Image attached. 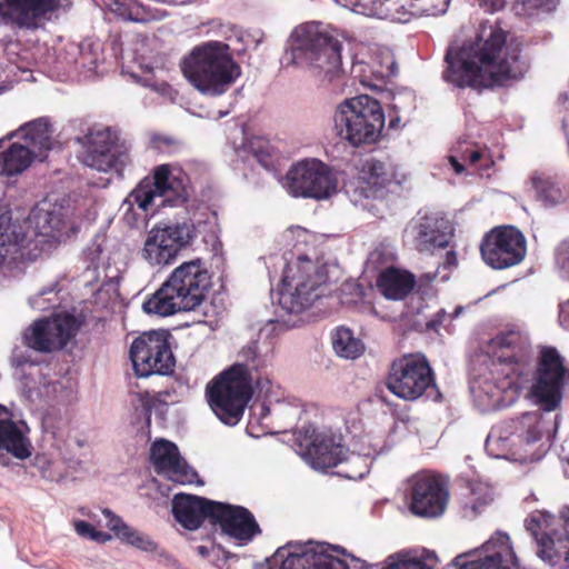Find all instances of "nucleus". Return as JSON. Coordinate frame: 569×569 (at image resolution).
Segmentation results:
<instances>
[{"instance_id":"nucleus-10","label":"nucleus","mask_w":569,"mask_h":569,"mask_svg":"<svg viewBox=\"0 0 569 569\" xmlns=\"http://www.w3.org/2000/svg\"><path fill=\"white\" fill-rule=\"evenodd\" d=\"M343 556L342 547L326 542L288 543L278 548L269 562L279 563L278 569H349Z\"/></svg>"},{"instance_id":"nucleus-23","label":"nucleus","mask_w":569,"mask_h":569,"mask_svg":"<svg viewBox=\"0 0 569 569\" xmlns=\"http://www.w3.org/2000/svg\"><path fill=\"white\" fill-rule=\"evenodd\" d=\"M213 526L240 541H251L261 530L250 510L241 506L216 501Z\"/></svg>"},{"instance_id":"nucleus-49","label":"nucleus","mask_w":569,"mask_h":569,"mask_svg":"<svg viewBox=\"0 0 569 569\" xmlns=\"http://www.w3.org/2000/svg\"><path fill=\"white\" fill-rule=\"evenodd\" d=\"M131 546L148 552H153L157 550V543L152 541L148 536L142 533H139L137 538L132 540Z\"/></svg>"},{"instance_id":"nucleus-14","label":"nucleus","mask_w":569,"mask_h":569,"mask_svg":"<svg viewBox=\"0 0 569 569\" xmlns=\"http://www.w3.org/2000/svg\"><path fill=\"white\" fill-rule=\"evenodd\" d=\"M167 331H149L137 337L130 347V360L138 377L169 375L173 371L176 359Z\"/></svg>"},{"instance_id":"nucleus-2","label":"nucleus","mask_w":569,"mask_h":569,"mask_svg":"<svg viewBox=\"0 0 569 569\" xmlns=\"http://www.w3.org/2000/svg\"><path fill=\"white\" fill-rule=\"evenodd\" d=\"M210 287L211 276L201 259L183 262L143 301L142 310L159 317L194 310L202 303Z\"/></svg>"},{"instance_id":"nucleus-44","label":"nucleus","mask_w":569,"mask_h":569,"mask_svg":"<svg viewBox=\"0 0 569 569\" xmlns=\"http://www.w3.org/2000/svg\"><path fill=\"white\" fill-rule=\"evenodd\" d=\"M536 540L538 543L537 555L543 560L552 561L555 556V542L552 538L549 537L547 533H542L538 538H536Z\"/></svg>"},{"instance_id":"nucleus-54","label":"nucleus","mask_w":569,"mask_h":569,"mask_svg":"<svg viewBox=\"0 0 569 569\" xmlns=\"http://www.w3.org/2000/svg\"><path fill=\"white\" fill-rule=\"evenodd\" d=\"M140 532L137 530L130 528L127 523L120 529V531L117 533V537H119L121 540L126 541L129 545H132V540L137 538V536Z\"/></svg>"},{"instance_id":"nucleus-4","label":"nucleus","mask_w":569,"mask_h":569,"mask_svg":"<svg viewBox=\"0 0 569 569\" xmlns=\"http://www.w3.org/2000/svg\"><path fill=\"white\" fill-rule=\"evenodd\" d=\"M291 56L296 64L319 70L332 81L341 70V42L319 22H308L292 32Z\"/></svg>"},{"instance_id":"nucleus-34","label":"nucleus","mask_w":569,"mask_h":569,"mask_svg":"<svg viewBox=\"0 0 569 569\" xmlns=\"http://www.w3.org/2000/svg\"><path fill=\"white\" fill-rule=\"evenodd\" d=\"M162 237L154 228L148 232L141 256L151 266H167L178 257L170 246L163 243L166 238Z\"/></svg>"},{"instance_id":"nucleus-62","label":"nucleus","mask_w":569,"mask_h":569,"mask_svg":"<svg viewBox=\"0 0 569 569\" xmlns=\"http://www.w3.org/2000/svg\"><path fill=\"white\" fill-rule=\"evenodd\" d=\"M441 325L440 320L432 319L427 322V329L437 330V328Z\"/></svg>"},{"instance_id":"nucleus-64","label":"nucleus","mask_w":569,"mask_h":569,"mask_svg":"<svg viewBox=\"0 0 569 569\" xmlns=\"http://www.w3.org/2000/svg\"><path fill=\"white\" fill-rule=\"evenodd\" d=\"M566 128H567V123L565 121H562V129L565 132H566Z\"/></svg>"},{"instance_id":"nucleus-40","label":"nucleus","mask_w":569,"mask_h":569,"mask_svg":"<svg viewBox=\"0 0 569 569\" xmlns=\"http://www.w3.org/2000/svg\"><path fill=\"white\" fill-rule=\"evenodd\" d=\"M64 228V222L61 220L59 214L48 212L44 216V224L41 227L40 233L54 240H59L63 234Z\"/></svg>"},{"instance_id":"nucleus-8","label":"nucleus","mask_w":569,"mask_h":569,"mask_svg":"<svg viewBox=\"0 0 569 569\" xmlns=\"http://www.w3.org/2000/svg\"><path fill=\"white\" fill-rule=\"evenodd\" d=\"M497 362L492 373L497 381L496 388L502 392L517 391L529 381L531 362L529 348L522 333L508 330L492 339Z\"/></svg>"},{"instance_id":"nucleus-35","label":"nucleus","mask_w":569,"mask_h":569,"mask_svg":"<svg viewBox=\"0 0 569 569\" xmlns=\"http://www.w3.org/2000/svg\"><path fill=\"white\" fill-rule=\"evenodd\" d=\"M332 346L338 356L346 359L359 358L365 351L363 342L347 327H339L332 336Z\"/></svg>"},{"instance_id":"nucleus-56","label":"nucleus","mask_w":569,"mask_h":569,"mask_svg":"<svg viewBox=\"0 0 569 569\" xmlns=\"http://www.w3.org/2000/svg\"><path fill=\"white\" fill-rule=\"evenodd\" d=\"M495 166V161L492 160L489 151L485 154V157L482 158V160L480 162H478V164L476 166V168L478 169V171H480L481 173H485L487 172L489 169H491L492 167Z\"/></svg>"},{"instance_id":"nucleus-41","label":"nucleus","mask_w":569,"mask_h":569,"mask_svg":"<svg viewBox=\"0 0 569 569\" xmlns=\"http://www.w3.org/2000/svg\"><path fill=\"white\" fill-rule=\"evenodd\" d=\"M152 148L161 153L174 154L182 149V142L171 136L157 134L151 138Z\"/></svg>"},{"instance_id":"nucleus-57","label":"nucleus","mask_w":569,"mask_h":569,"mask_svg":"<svg viewBox=\"0 0 569 569\" xmlns=\"http://www.w3.org/2000/svg\"><path fill=\"white\" fill-rule=\"evenodd\" d=\"M214 551H220V548H218L214 543H211L210 546L197 547V552L203 558L209 557V555Z\"/></svg>"},{"instance_id":"nucleus-28","label":"nucleus","mask_w":569,"mask_h":569,"mask_svg":"<svg viewBox=\"0 0 569 569\" xmlns=\"http://www.w3.org/2000/svg\"><path fill=\"white\" fill-rule=\"evenodd\" d=\"M0 450H6L18 459L31 456L32 446L29 438L11 420L8 410L0 405Z\"/></svg>"},{"instance_id":"nucleus-47","label":"nucleus","mask_w":569,"mask_h":569,"mask_svg":"<svg viewBox=\"0 0 569 569\" xmlns=\"http://www.w3.org/2000/svg\"><path fill=\"white\" fill-rule=\"evenodd\" d=\"M51 293H53L54 296L57 295L53 289H46V290H42L41 292H39L37 296L32 297L31 298L32 307L38 308L40 310H47L51 307H54L56 301H52L51 299H48L47 305L43 302L44 296L51 295Z\"/></svg>"},{"instance_id":"nucleus-19","label":"nucleus","mask_w":569,"mask_h":569,"mask_svg":"<svg viewBox=\"0 0 569 569\" xmlns=\"http://www.w3.org/2000/svg\"><path fill=\"white\" fill-rule=\"evenodd\" d=\"M409 510L422 518L441 516L447 507L449 491L446 482L436 475H416L408 487Z\"/></svg>"},{"instance_id":"nucleus-5","label":"nucleus","mask_w":569,"mask_h":569,"mask_svg":"<svg viewBox=\"0 0 569 569\" xmlns=\"http://www.w3.org/2000/svg\"><path fill=\"white\" fill-rule=\"evenodd\" d=\"M383 126L380 102L367 94L343 100L333 113L336 134L353 147L375 142Z\"/></svg>"},{"instance_id":"nucleus-31","label":"nucleus","mask_w":569,"mask_h":569,"mask_svg":"<svg viewBox=\"0 0 569 569\" xmlns=\"http://www.w3.org/2000/svg\"><path fill=\"white\" fill-rule=\"evenodd\" d=\"M542 416L539 411L525 412L520 417L510 419L508 428L519 442L535 443L542 436Z\"/></svg>"},{"instance_id":"nucleus-15","label":"nucleus","mask_w":569,"mask_h":569,"mask_svg":"<svg viewBox=\"0 0 569 569\" xmlns=\"http://www.w3.org/2000/svg\"><path fill=\"white\" fill-rule=\"evenodd\" d=\"M480 253L486 264L503 270L522 262L527 253V240L518 228L498 226L483 236Z\"/></svg>"},{"instance_id":"nucleus-3","label":"nucleus","mask_w":569,"mask_h":569,"mask_svg":"<svg viewBox=\"0 0 569 569\" xmlns=\"http://www.w3.org/2000/svg\"><path fill=\"white\" fill-rule=\"evenodd\" d=\"M180 68L184 78L200 92L224 93L240 77L241 68L221 41H207L183 57Z\"/></svg>"},{"instance_id":"nucleus-52","label":"nucleus","mask_w":569,"mask_h":569,"mask_svg":"<svg viewBox=\"0 0 569 569\" xmlns=\"http://www.w3.org/2000/svg\"><path fill=\"white\" fill-rule=\"evenodd\" d=\"M479 6L488 12H496L506 6V0H477Z\"/></svg>"},{"instance_id":"nucleus-21","label":"nucleus","mask_w":569,"mask_h":569,"mask_svg":"<svg viewBox=\"0 0 569 569\" xmlns=\"http://www.w3.org/2000/svg\"><path fill=\"white\" fill-rule=\"evenodd\" d=\"M450 221L439 212H427L413 218L406 229L419 252H432L449 246L452 236Z\"/></svg>"},{"instance_id":"nucleus-53","label":"nucleus","mask_w":569,"mask_h":569,"mask_svg":"<svg viewBox=\"0 0 569 569\" xmlns=\"http://www.w3.org/2000/svg\"><path fill=\"white\" fill-rule=\"evenodd\" d=\"M140 532L137 530L130 528L127 523L120 529V531L117 533V537H119L121 540L126 541L129 545H132V540L137 538V536Z\"/></svg>"},{"instance_id":"nucleus-13","label":"nucleus","mask_w":569,"mask_h":569,"mask_svg":"<svg viewBox=\"0 0 569 569\" xmlns=\"http://www.w3.org/2000/svg\"><path fill=\"white\" fill-rule=\"evenodd\" d=\"M82 322L71 313L34 320L22 332V343L39 353L62 350L78 333Z\"/></svg>"},{"instance_id":"nucleus-22","label":"nucleus","mask_w":569,"mask_h":569,"mask_svg":"<svg viewBox=\"0 0 569 569\" xmlns=\"http://www.w3.org/2000/svg\"><path fill=\"white\" fill-rule=\"evenodd\" d=\"M150 462L158 475L179 483H191L196 472L181 457L176 443L167 439H156L150 447Z\"/></svg>"},{"instance_id":"nucleus-63","label":"nucleus","mask_w":569,"mask_h":569,"mask_svg":"<svg viewBox=\"0 0 569 569\" xmlns=\"http://www.w3.org/2000/svg\"><path fill=\"white\" fill-rule=\"evenodd\" d=\"M566 562H567V565L569 567V550L567 551V555H566Z\"/></svg>"},{"instance_id":"nucleus-33","label":"nucleus","mask_w":569,"mask_h":569,"mask_svg":"<svg viewBox=\"0 0 569 569\" xmlns=\"http://www.w3.org/2000/svg\"><path fill=\"white\" fill-rule=\"evenodd\" d=\"M158 234L166 238L164 244L170 246L174 253L178 256L182 249L191 246L197 238V228L192 222H181L171 226H156L153 227Z\"/></svg>"},{"instance_id":"nucleus-20","label":"nucleus","mask_w":569,"mask_h":569,"mask_svg":"<svg viewBox=\"0 0 569 569\" xmlns=\"http://www.w3.org/2000/svg\"><path fill=\"white\" fill-rule=\"evenodd\" d=\"M458 569H519V563L507 533L497 532L480 550L455 558Z\"/></svg>"},{"instance_id":"nucleus-29","label":"nucleus","mask_w":569,"mask_h":569,"mask_svg":"<svg viewBox=\"0 0 569 569\" xmlns=\"http://www.w3.org/2000/svg\"><path fill=\"white\" fill-rule=\"evenodd\" d=\"M416 277L406 270L389 267L377 278V288L390 300L405 299L415 288Z\"/></svg>"},{"instance_id":"nucleus-17","label":"nucleus","mask_w":569,"mask_h":569,"mask_svg":"<svg viewBox=\"0 0 569 569\" xmlns=\"http://www.w3.org/2000/svg\"><path fill=\"white\" fill-rule=\"evenodd\" d=\"M70 0H0V20L6 26L34 31L51 13L71 8Z\"/></svg>"},{"instance_id":"nucleus-61","label":"nucleus","mask_w":569,"mask_h":569,"mask_svg":"<svg viewBox=\"0 0 569 569\" xmlns=\"http://www.w3.org/2000/svg\"><path fill=\"white\" fill-rule=\"evenodd\" d=\"M446 263L448 266H457L458 259L455 251L450 250L446 253Z\"/></svg>"},{"instance_id":"nucleus-48","label":"nucleus","mask_w":569,"mask_h":569,"mask_svg":"<svg viewBox=\"0 0 569 569\" xmlns=\"http://www.w3.org/2000/svg\"><path fill=\"white\" fill-rule=\"evenodd\" d=\"M487 152L488 150L485 149H467L462 153L461 159L463 160L465 163L476 167L478 162L482 160Z\"/></svg>"},{"instance_id":"nucleus-45","label":"nucleus","mask_w":569,"mask_h":569,"mask_svg":"<svg viewBox=\"0 0 569 569\" xmlns=\"http://www.w3.org/2000/svg\"><path fill=\"white\" fill-rule=\"evenodd\" d=\"M351 74L365 83L373 74V71L368 63L355 57L351 64Z\"/></svg>"},{"instance_id":"nucleus-1","label":"nucleus","mask_w":569,"mask_h":569,"mask_svg":"<svg viewBox=\"0 0 569 569\" xmlns=\"http://www.w3.org/2000/svg\"><path fill=\"white\" fill-rule=\"evenodd\" d=\"M443 79L459 88L477 90L505 87L521 80L529 70V62L521 54L519 42H507V33L491 29L485 41L450 48L445 58Z\"/></svg>"},{"instance_id":"nucleus-11","label":"nucleus","mask_w":569,"mask_h":569,"mask_svg":"<svg viewBox=\"0 0 569 569\" xmlns=\"http://www.w3.org/2000/svg\"><path fill=\"white\" fill-rule=\"evenodd\" d=\"M386 385L398 398L413 401L435 387L436 381L428 359L421 353H409L391 362Z\"/></svg>"},{"instance_id":"nucleus-50","label":"nucleus","mask_w":569,"mask_h":569,"mask_svg":"<svg viewBox=\"0 0 569 569\" xmlns=\"http://www.w3.org/2000/svg\"><path fill=\"white\" fill-rule=\"evenodd\" d=\"M103 515L107 519V527L112 530L116 535L120 531V529L126 525L123 520L116 516L111 510L104 509Z\"/></svg>"},{"instance_id":"nucleus-36","label":"nucleus","mask_w":569,"mask_h":569,"mask_svg":"<svg viewBox=\"0 0 569 569\" xmlns=\"http://www.w3.org/2000/svg\"><path fill=\"white\" fill-rule=\"evenodd\" d=\"M410 0H336L343 7L360 10L366 14H389L406 9Z\"/></svg>"},{"instance_id":"nucleus-42","label":"nucleus","mask_w":569,"mask_h":569,"mask_svg":"<svg viewBox=\"0 0 569 569\" xmlns=\"http://www.w3.org/2000/svg\"><path fill=\"white\" fill-rule=\"evenodd\" d=\"M521 4L519 13L531 16L535 12H551L556 9L558 0H518Z\"/></svg>"},{"instance_id":"nucleus-32","label":"nucleus","mask_w":569,"mask_h":569,"mask_svg":"<svg viewBox=\"0 0 569 569\" xmlns=\"http://www.w3.org/2000/svg\"><path fill=\"white\" fill-rule=\"evenodd\" d=\"M36 159L29 147L13 142L0 153L1 172L8 177L22 173Z\"/></svg>"},{"instance_id":"nucleus-9","label":"nucleus","mask_w":569,"mask_h":569,"mask_svg":"<svg viewBox=\"0 0 569 569\" xmlns=\"http://www.w3.org/2000/svg\"><path fill=\"white\" fill-rule=\"evenodd\" d=\"M78 141L83 146L82 162L98 171L121 174L131 163L130 146L110 128H91Z\"/></svg>"},{"instance_id":"nucleus-18","label":"nucleus","mask_w":569,"mask_h":569,"mask_svg":"<svg viewBox=\"0 0 569 569\" xmlns=\"http://www.w3.org/2000/svg\"><path fill=\"white\" fill-rule=\"evenodd\" d=\"M287 186L296 197L327 199L337 190V182L329 167L312 159L293 166L287 173Z\"/></svg>"},{"instance_id":"nucleus-55","label":"nucleus","mask_w":569,"mask_h":569,"mask_svg":"<svg viewBox=\"0 0 569 569\" xmlns=\"http://www.w3.org/2000/svg\"><path fill=\"white\" fill-rule=\"evenodd\" d=\"M12 363L16 367H23L26 365H33V361L29 355L14 351L12 355Z\"/></svg>"},{"instance_id":"nucleus-60","label":"nucleus","mask_w":569,"mask_h":569,"mask_svg":"<svg viewBox=\"0 0 569 569\" xmlns=\"http://www.w3.org/2000/svg\"><path fill=\"white\" fill-rule=\"evenodd\" d=\"M383 256V251L381 248H376L375 250H372L370 252V256H369V260L371 262H380L381 261V258Z\"/></svg>"},{"instance_id":"nucleus-12","label":"nucleus","mask_w":569,"mask_h":569,"mask_svg":"<svg viewBox=\"0 0 569 569\" xmlns=\"http://www.w3.org/2000/svg\"><path fill=\"white\" fill-rule=\"evenodd\" d=\"M568 381L569 369L565 366L563 357L555 347H541L531 387L536 402L546 411L555 410L562 399V390Z\"/></svg>"},{"instance_id":"nucleus-59","label":"nucleus","mask_w":569,"mask_h":569,"mask_svg":"<svg viewBox=\"0 0 569 569\" xmlns=\"http://www.w3.org/2000/svg\"><path fill=\"white\" fill-rule=\"evenodd\" d=\"M449 162L457 174H461L465 172V164L461 163L456 157L450 156Z\"/></svg>"},{"instance_id":"nucleus-43","label":"nucleus","mask_w":569,"mask_h":569,"mask_svg":"<svg viewBox=\"0 0 569 569\" xmlns=\"http://www.w3.org/2000/svg\"><path fill=\"white\" fill-rule=\"evenodd\" d=\"M556 263L569 279V238L558 244L556 249Z\"/></svg>"},{"instance_id":"nucleus-26","label":"nucleus","mask_w":569,"mask_h":569,"mask_svg":"<svg viewBox=\"0 0 569 569\" xmlns=\"http://www.w3.org/2000/svg\"><path fill=\"white\" fill-rule=\"evenodd\" d=\"M306 456L315 468L328 469L338 466L343 459V447L326 433H317L315 428H305ZM303 446V443H301Z\"/></svg>"},{"instance_id":"nucleus-24","label":"nucleus","mask_w":569,"mask_h":569,"mask_svg":"<svg viewBox=\"0 0 569 569\" xmlns=\"http://www.w3.org/2000/svg\"><path fill=\"white\" fill-rule=\"evenodd\" d=\"M26 236L12 223L9 211L0 213V273L11 277L26 260Z\"/></svg>"},{"instance_id":"nucleus-46","label":"nucleus","mask_w":569,"mask_h":569,"mask_svg":"<svg viewBox=\"0 0 569 569\" xmlns=\"http://www.w3.org/2000/svg\"><path fill=\"white\" fill-rule=\"evenodd\" d=\"M492 501L491 495L487 491L480 497H476V492H471L470 499L466 502V508H470L475 515L481 512L482 508Z\"/></svg>"},{"instance_id":"nucleus-51","label":"nucleus","mask_w":569,"mask_h":569,"mask_svg":"<svg viewBox=\"0 0 569 569\" xmlns=\"http://www.w3.org/2000/svg\"><path fill=\"white\" fill-rule=\"evenodd\" d=\"M74 529H76L77 533H79L82 537H90V538L96 539L98 536V532L96 531L94 527L83 520L77 521L74 523Z\"/></svg>"},{"instance_id":"nucleus-37","label":"nucleus","mask_w":569,"mask_h":569,"mask_svg":"<svg viewBox=\"0 0 569 569\" xmlns=\"http://www.w3.org/2000/svg\"><path fill=\"white\" fill-rule=\"evenodd\" d=\"M356 569H433L430 563L417 558H405L401 555L387 558L385 566L369 565L365 560L350 556Z\"/></svg>"},{"instance_id":"nucleus-38","label":"nucleus","mask_w":569,"mask_h":569,"mask_svg":"<svg viewBox=\"0 0 569 569\" xmlns=\"http://www.w3.org/2000/svg\"><path fill=\"white\" fill-rule=\"evenodd\" d=\"M239 358L240 361L236 365H243V367H246L247 373L252 382L258 380V377H254L253 372H259L267 366L266 358L260 355L258 350V342L250 341L244 346L239 352Z\"/></svg>"},{"instance_id":"nucleus-6","label":"nucleus","mask_w":569,"mask_h":569,"mask_svg":"<svg viewBox=\"0 0 569 569\" xmlns=\"http://www.w3.org/2000/svg\"><path fill=\"white\" fill-rule=\"evenodd\" d=\"M208 403L220 421L236 426L252 397V381L243 365H232L206 388Z\"/></svg>"},{"instance_id":"nucleus-25","label":"nucleus","mask_w":569,"mask_h":569,"mask_svg":"<svg viewBox=\"0 0 569 569\" xmlns=\"http://www.w3.org/2000/svg\"><path fill=\"white\" fill-rule=\"evenodd\" d=\"M216 501L188 493H178L172 500L174 519L186 529L196 530L204 520L212 525Z\"/></svg>"},{"instance_id":"nucleus-27","label":"nucleus","mask_w":569,"mask_h":569,"mask_svg":"<svg viewBox=\"0 0 569 569\" xmlns=\"http://www.w3.org/2000/svg\"><path fill=\"white\" fill-rule=\"evenodd\" d=\"M391 182V178L382 161L368 160L362 168V176L357 180L353 189V201L358 202L362 198L376 199L383 196L386 187Z\"/></svg>"},{"instance_id":"nucleus-39","label":"nucleus","mask_w":569,"mask_h":569,"mask_svg":"<svg viewBox=\"0 0 569 569\" xmlns=\"http://www.w3.org/2000/svg\"><path fill=\"white\" fill-rule=\"evenodd\" d=\"M533 187L543 201L556 204L560 202L563 198V194L560 188L549 178H533L532 179Z\"/></svg>"},{"instance_id":"nucleus-7","label":"nucleus","mask_w":569,"mask_h":569,"mask_svg":"<svg viewBox=\"0 0 569 569\" xmlns=\"http://www.w3.org/2000/svg\"><path fill=\"white\" fill-rule=\"evenodd\" d=\"M327 279L323 266L306 256L298 257L295 262L288 263L283 271V289L280 291L279 305L288 313H301L321 296L318 290Z\"/></svg>"},{"instance_id":"nucleus-16","label":"nucleus","mask_w":569,"mask_h":569,"mask_svg":"<svg viewBox=\"0 0 569 569\" xmlns=\"http://www.w3.org/2000/svg\"><path fill=\"white\" fill-rule=\"evenodd\" d=\"M156 197L164 198V202L170 206L183 203L188 199L183 177L173 174L169 164L156 167L152 178H143L130 193V198L144 211L149 209Z\"/></svg>"},{"instance_id":"nucleus-58","label":"nucleus","mask_w":569,"mask_h":569,"mask_svg":"<svg viewBox=\"0 0 569 569\" xmlns=\"http://www.w3.org/2000/svg\"><path fill=\"white\" fill-rule=\"evenodd\" d=\"M526 526H527V529L530 530L532 532V535L535 536V538H538L539 537V533L537 531V528L540 527L539 525V520L536 518V517H530L526 520Z\"/></svg>"},{"instance_id":"nucleus-30","label":"nucleus","mask_w":569,"mask_h":569,"mask_svg":"<svg viewBox=\"0 0 569 569\" xmlns=\"http://www.w3.org/2000/svg\"><path fill=\"white\" fill-rule=\"evenodd\" d=\"M24 144L33 151V157L41 161L47 158V153L52 148V133L53 130L49 121L44 118H39L30 121L19 129Z\"/></svg>"}]
</instances>
